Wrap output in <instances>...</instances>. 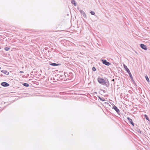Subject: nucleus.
<instances>
[{"mask_svg": "<svg viewBox=\"0 0 150 150\" xmlns=\"http://www.w3.org/2000/svg\"><path fill=\"white\" fill-rule=\"evenodd\" d=\"M98 82L101 84L105 85L107 87H109L110 85L109 81L107 79L105 80L104 79L100 77L98 78Z\"/></svg>", "mask_w": 150, "mask_h": 150, "instance_id": "obj_1", "label": "nucleus"}, {"mask_svg": "<svg viewBox=\"0 0 150 150\" xmlns=\"http://www.w3.org/2000/svg\"><path fill=\"white\" fill-rule=\"evenodd\" d=\"M101 61L103 64L107 66H109L111 64L110 63L107 62V60L105 59H101Z\"/></svg>", "mask_w": 150, "mask_h": 150, "instance_id": "obj_2", "label": "nucleus"}, {"mask_svg": "<svg viewBox=\"0 0 150 150\" xmlns=\"http://www.w3.org/2000/svg\"><path fill=\"white\" fill-rule=\"evenodd\" d=\"M140 47L143 49L146 50H147V48L146 45H145L144 44H141L140 45Z\"/></svg>", "mask_w": 150, "mask_h": 150, "instance_id": "obj_3", "label": "nucleus"}, {"mask_svg": "<svg viewBox=\"0 0 150 150\" xmlns=\"http://www.w3.org/2000/svg\"><path fill=\"white\" fill-rule=\"evenodd\" d=\"M1 85L2 86L4 87H7L9 86V84L6 82H3L1 83Z\"/></svg>", "mask_w": 150, "mask_h": 150, "instance_id": "obj_4", "label": "nucleus"}, {"mask_svg": "<svg viewBox=\"0 0 150 150\" xmlns=\"http://www.w3.org/2000/svg\"><path fill=\"white\" fill-rule=\"evenodd\" d=\"M113 108L115 110L116 112L117 113H119L120 112L119 110L117 108V107L114 105H113Z\"/></svg>", "mask_w": 150, "mask_h": 150, "instance_id": "obj_5", "label": "nucleus"}, {"mask_svg": "<svg viewBox=\"0 0 150 150\" xmlns=\"http://www.w3.org/2000/svg\"><path fill=\"white\" fill-rule=\"evenodd\" d=\"M123 66L124 67V68L125 70L128 73L130 72V71L129 69L127 68V66L125 64H123Z\"/></svg>", "mask_w": 150, "mask_h": 150, "instance_id": "obj_6", "label": "nucleus"}, {"mask_svg": "<svg viewBox=\"0 0 150 150\" xmlns=\"http://www.w3.org/2000/svg\"><path fill=\"white\" fill-rule=\"evenodd\" d=\"M127 119L128 120L129 122V123L132 124L133 126H134V123L133 122L132 120L129 117H127Z\"/></svg>", "mask_w": 150, "mask_h": 150, "instance_id": "obj_7", "label": "nucleus"}, {"mask_svg": "<svg viewBox=\"0 0 150 150\" xmlns=\"http://www.w3.org/2000/svg\"><path fill=\"white\" fill-rule=\"evenodd\" d=\"M80 13L82 14L83 15V16L85 18H86V14L82 10H80Z\"/></svg>", "mask_w": 150, "mask_h": 150, "instance_id": "obj_8", "label": "nucleus"}, {"mask_svg": "<svg viewBox=\"0 0 150 150\" xmlns=\"http://www.w3.org/2000/svg\"><path fill=\"white\" fill-rule=\"evenodd\" d=\"M1 72L7 75H8L9 73L7 71L5 70H1Z\"/></svg>", "mask_w": 150, "mask_h": 150, "instance_id": "obj_9", "label": "nucleus"}, {"mask_svg": "<svg viewBox=\"0 0 150 150\" xmlns=\"http://www.w3.org/2000/svg\"><path fill=\"white\" fill-rule=\"evenodd\" d=\"M50 65L53 66H57L60 65V64H57L55 63H52L50 64Z\"/></svg>", "mask_w": 150, "mask_h": 150, "instance_id": "obj_10", "label": "nucleus"}, {"mask_svg": "<svg viewBox=\"0 0 150 150\" xmlns=\"http://www.w3.org/2000/svg\"><path fill=\"white\" fill-rule=\"evenodd\" d=\"M128 73L129 75V77H130V79H131L132 81L133 82H134V81L133 79V77L132 75V74H131L130 72H129V73Z\"/></svg>", "mask_w": 150, "mask_h": 150, "instance_id": "obj_11", "label": "nucleus"}, {"mask_svg": "<svg viewBox=\"0 0 150 150\" xmlns=\"http://www.w3.org/2000/svg\"><path fill=\"white\" fill-rule=\"evenodd\" d=\"M71 3L72 4H73L74 6H76V3L75 1L74 0H72Z\"/></svg>", "mask_w": 150, "mask_h": 150, "instance_id": "obj_12", "label": "nucleus"}, {"mask_svg": "<svg viewBox=\"0 0 150 150\" xmlns=\"http://www.w3.org/2000/svg\"><path fill=\"white\" fill-rule=\"evenodd\" d=\"M98 98H99V99L100 100H101L103 101H104L105 100V99L103 98H101L100 97H98Z\"/></svg>", "mask_w": 150, "mask_h": 150, "instance_id": "obj_13", "label": "nucleus"}, {"mask_svg": "<svg viewBox=\"0 0 150 150\" xmlns=\"http://www.w3.org/2000/svg\"><path fill=\"white\" fill-rule=\"evenodd\" d=\"M23 85L24 86H25V87H28L29 86V85L27 83H23Z\"/></svg>", "mask_w": 150, "mask_h": 150, "instance_id": "obj_14", "label": "nucleus"}, {"mask_svg": "<svg viewBox=\"0 0 150 150\" xmlns=\"http://www.w3.org/2000/svg\"><path fill=\"white\" fill-rule=\"evenodd\" d=\"M145 78H146V80H147V81L148 82H149V78L148 77V76L147 75H146V76H145Z\"/></svg>", "mask_w": 150, "mask_h": 150, "instance_id": "obj_15", "label": "nucleus"}, {"mask_svg": "<svg viewBox=\"0 0 150 150\" xmlns=\"http://www.w3.org/2000/svg\"><path fill=\"white\" fill-rule=\"evenodd\" d=\"M10 49V48L9 47H6L4 48V50L6 51H8Z\"/></svg>", "mask_w": 150, "mask_h": 150, "instance_id": "obj_16", "label": "nucleus"}, {"mask_svg": "<svg viewBox=\"0 0 150 150\" xmlns=\"http://www.w3.org/2000/svg\"><path fill=\"white\" fill-rule=\"evenodd\" d=\"M144 117L146 118V119L148 120H149V118L147 116V115H144Z\"/></svg>", "mask_w": 150, "mask_h": 150, "instance_id": "obj_17", "label": "nucleus"}, {"mask_svg": "<svg viewBox=\"0 0 150 150\" xmlns=\"http://www.w3.org/2000/svg\"><path fill=\"white\" fill-rule=\"evenodd\" d=\"M90 13L92 15H94L95 14V12L93 11H91L90 12Z\"/></svg>", "mask_w": 150, "mask_h": 150, "instance_id": "obj_18", "label": "nucleus"}, {"mask_svg": "<svg viewBox=\"0 0 150 150\" xmlns=\"http://www.w3.org/2000/svg\"><path fill=\"white\" fill-rule=\"evenodd\" d=\"M92 70L93 71H96V68L94 67H93L92 68Z\"/></svg>", "mask_w": 150, "mask_h": 150, "instance_id": "obj_19", "label": "nucleus"}, {"mask_svg": "<svg viewBox=\"0 0 150 150\" xmlns=\"http://www.w3.org/2000/svg\"><path fill=\"white\" fill-rule=\"evenodd\" d=\"M137 132L139 133H141V131L140 129H138L137 130Z\"/></svg>", "mask_w": 150, "mask_h": 150, "instance_id": "obj_20", "label": "nucleus"}, {"mask_svg": "<svg viewBox=\"0 0 150 150\" xmlns=\"http://www.w3.org/2000/svg\"><path fill=\"white\" fill-rule=\"evenodd\" d=\"M24 73V72L23 71H21L19 72L20 73Z\"/></svg>", "mask_w": 150, "mask_h": 150, "instance_id": "obj_21", "label": "nucleus"}, {"mask_svg": "<svg viewBox=\"0 0 150 150\" xmlns=\"http://www.w3.org/2000/svg\"><path fill=\"white\" fill-rule=\"evenodd\" d=\"M114 80H114V79H112V81H114Z\"/></svg>", "mask_w": 150, "mask_h": 150, "instance_id": "obj_22", "label": "nucleus"}, {"mask_svg": "<svg viewBox=\"0 0 150 150\" xmlns=\"http://www.w3.org/2000/svg\"><path fill=\"white\" fill-rule=\"evenodd\" d=\"M1 69V67H0V69Z\"/></svg>", "mask_w": 150, "mask_h": 150, "instance_id": "obj_23", "label": "nucleus"}]
</instances>
